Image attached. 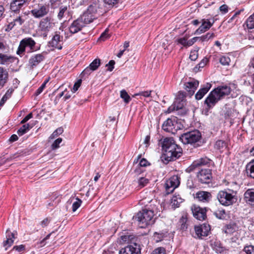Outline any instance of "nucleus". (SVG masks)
<instances>
[{
	"instance_id": "58836bf2",
	"label": "nucleus",
	"mask_w": 254,
	"mask_h": 254,
	"mask_svg": "<svg viewBox=\"0 0 254 254\" xmlns=\"http://www.w3.org/2000/svg\"><path fill=\"white\" fill-rule=\"evenodd\" d=\"M120 97L124 100V102L127 104L131 100L130 96L125 90H122L120 92Z\"/></svg>"
},
{
	"instance_id": "a19ab883",
	"label": "nucleus",
	"mask_w": 254,
	"mask_h": 254,
	"mask_svg": "<svg viewBox=\"0 0 254 254\" xmlns=\"http://www.w3.org/2000/svg\"><path fill=\"white\" fill-rule=\"evenodd\" d=\"M138 179V186L141 188H143L149 183V180L144 177L143 176L139 177Z\"/></svg>"
},
{
	"instance_id": "79ce46f5",
	"label": "nucleus",
	"mask_w": 254,
	"mask_h": 254,
	"mask_svg": "<svg viewBox=\"0 0 254 254\" xmlns=\"http://www.w3.org/2000/svg\"><path fill=\"white\" fill-rule=\"evenodd\" d=\"M100 60L99 59H96L89 64V66L91 69L94 71L98 69L99 66L100 65Z\"/></svg>"
},
{
	"instance_id": "aec40b11",
	"label": "nucleus",
	"mask_w": 254,
	"mask_h": 254,
	"mask_svg": "<svg viewBox=\"0 0 254 254\" xmlns=\"http://www.w3.org/2000/svg\"><path fill=\"white\" fill-rule=\"evenodd\" d=\"M15 233L11 232L9 229H7L6 231V240L3 243V246L5 248V250H7L8 248L10 247L14 242V239L15 237Z\"/></svg>"
},
{
	"instance_id": "f8f14e48",
	"label": "nucleus",
	"mask_w": 254,
	"mask_h": 254,
	"mask_svg": "<svg viewBox=\"0 0 254 254\" xmlns=\"http://www.w3.org/2000/svg\"><path fill=\"white\" fill-rule=\"evenodd\" d=\"M201 25L195 31V34H200L208 30L214 23L213 19L203 18L201 20Z\"/></svg>"
},
{
	"instance_id": "680f3d73",
	"label": "nucleus",
	"mask_w": 254,
	"mask_h": 254,
	"mask_svg": "<svg viewBox=\"0 0 254 254\" xmlns=\"http://www.w3.org/2000/svg\"><path fill=\"white\" fill-rule=\"evenodd\" d=\"M115 64V62L114 60H111L109 63L106 65V66L108 67V70L112 71L114 68Z\"/></svg>"
},
{
	"instance_id": "c9c22d12",
	"label": "nucleus",
	"mask_w": 254,
	"mask_h": 254,
	"mask_svg": "<svg viewBox=\"0 0 254 254\" xmlns=\"http://www.w3.org/2000/svg\"><path fill=\"white\" fill-rule=\"evenodd\" d=\"M11 63V58L6 55L0 54V64H8Z\"/></svg>"
},
{
	"instance_id": "c03bdc74",
	"label": "nucleus",
	"mask_w": 254,
	"mask_h": 254,
	"mask_svg": "<svg viewBox=\"0 0 254 254\" xmlns=\"http://www.w3.org/2000/svg\"><path fill=\"white\" fill-rule=\"evenodd\" d=\"M82 200L79 198H75V201L73 202L72 205V209L73 212H75L81 205Z\"/></svg>"
},
{
	"instance_id": "1a4fd4ad",
	"label": "nucleus",
	"mask_w": 254,
	"mask_h": 254,
	"mask_svg": "<svg viewBox=\"0 0 254 254\" xmlns=\"http://www.w3.org/2000/svg\"><path fill=\"white\" fill-rule=\"evenodd\" d=\"M49 11L48 5L40 4L37 7L33 8L31 13L36 18H40L46 15Z\"/></svg>"
},
{
	"instance_id": "39448f33",
	"label": "nucleus",
	"mask_w": 254,
	"mask_h": 254,
	"mask_svg": "<svg viewBox=\"0 0 254 254\" xmlns=\"http://www.w3.org/2000/svg\"><path fill=\"white\" fill-rule=\"evenodd\" d=\"M154 215V213L152 210L148 209H143L141 211L137 213L136 218L138 221L139 227L142 228H145L147 225L153 224Z\"/></svg>"
},
{
	"instance_id": "8fccbe9b",
	"label": "nucleus",
	"mask_w": 254,
	"mask_h": 254,
	"mask_svg": "<svg viewBox=\"0 0 254 254\" xmlns=\"http://www.w3.org/2000/svg\"><path fill=\"white\" fill-rule=\"evenodd\" d=\"M244 251L247 254H254V246L252 245L245 246L244 248Z\"/></svg>"
},
{
	"instance_id": "b1692460",
	"label": "nucleus",
	"mask_w": 254,
	"mask_h": 254,
	"mask_svg": "<svg viewBox=\"0 0 254 254\" xmlns=\"http://www.w3.org/2000/svg\"><path fill=\"white\" fill-rule=\"evenodd\" d=\"M70 7L69 6L62 5L59 7V12L58 14V18L59 20H62L64 18H67L70 14Z\"/></svg>"
},
{
	"instance_id": "5701e85b",
	"label": "nucleus",
	"mask_w": 254,
	"mask_h": 254,
	"mask_svg": "<svg viewBox=\"0 0 254 254\" xmlns=\"http://www.w3.org/2000/svg\"><path fill=\"white\" fill-rule=\"evenodd\" d=\"M162 127L166 132L174 133L176 131L174 122L169 118L164 122Z\"/></svg>"
},
{
	"instance_id": "ddd939ff",
	"label": "nucleus",
	"mask_w": 254,
	"mask_h": 254,
	"mask_svg": "<svg viewBox=\"0 0 254 254\" xmlns=\"http://www.w3.org/2000/svg\"><path fill=\"white\" fill-rule=\"evenodd\" d=\"M140 253V246L136 243L128 245L121 249L120 254H139Z\"/></svg>"
},
{
	"instance_id": "393cba45",
	"label": "nucleus",
	"mask_w": 254,
	"mask_h": 254,
	"mask_svg": "<svg viewBox=\"0 0 254 254\" xmlns=\"http://www.w3.org/2000/svg\"><path fill=\"white\" fill-rule=\"evenodd\" d=\"M27 0H13L10 3V9L14 12L19 11Z\"/></svg>"
},
{
	"instance_id": "e2e57ef3",
	"label": "nucleus",
	"mask_w": 254,
	"mask_h": 254,
	"mask_svg": "<svg viewBox=\"0 0 254 254\" xmlns=\"http://www.w3.org/2000/svg\"><path fill=\"white\" fill-rule=\"evenodd\" d=\"M50 221L51 220L49 218H46L40 222V224L42 228H44L48 226Z\"/></svg>"
},
{
	"instance_id": "bf43d9fd",
	"label": "nucleus",
	"mask_w": 254,
	"mask_h": 254,
	"mask_svg": "<svg viewBox=\"0 0 254 254\" xmlns=\"http://www.w3.org/2000/svg\"><path fill=\"white\" fill-rule=\"evenodd\" d=\"M24 21V19L21 16H18L14 20V25L18 24L19 25H21L23 23Z\"/></svg>"
},
{
	"instance_id": "412c9836",
	"label": "nucleus",
	"mask_w": 254,
	"mask_h": 254,
	"mask_svg": "<svg viewBox=\"0 0 254 254\" xmlns=\"http://www.w3.org/2000/svg\"><path fill=\"white\" fill-rule=\"evenodd\" d=\"M212 86L211 84L206 83L203 85L195 95V98L197 100H201L204 96L209 91Z\"/></svg>"
},
{
	"instance_id": "603ef678",
	"label": "nucleus",
	"mask_w": 254,
	"mask_h": 254,
	"mask_svg": "<svg viewBox=\"0 0 254 254\" xmlns=\"http://www.w3.org/2000/svg\"><path fill=\"white\" fill-rule=\"evenodd\" d=\"M215 36L214 34L213 33H207L205 35L201 36L200 38L202 40V41H207L210 39L214 38Z\"/></svg>"
},
{
	"instance_id": "a878e982",
	"label": "nucleus",
	"mask_w": 254,
	"mask_h": 254,
	"mask_svg": "<svg viewBox=\"0 0 254 254\" xmlns=\"http://www.w3.org/2000/svg\"><path fill=\"white\" fill-rule=\"evenodd\" d=\"M8 73L7 70L0 67V88L3 87L8 80Z\"/></svg>"
},
{
	"instance_id": "9b49d317",
	"label": "nucleus",
	"mask_w": 254,
	"mask_h": 254,
	"mask_svg": "<svg viewBox=\"0 0 254 254\" xmlns=\"http://www.w3.org/2000/svg\"><path fill=\"white\" fill-rule=\"evenodd\" d=\"M195 235L198 238L207 236L210 231V226L209 224L204 223L194 227Z\"/></svg>"
},
{
	"instance_id": "72a5a7b5",
	"label": "nucleus",
	"mask_w": 254,
	"mask_h": 254,
	"mask_svg": "<svg viewBox=\"0 0 254 254\" xmlns=\"http://www.w3.org/2000/svg\"><path fill=\"white\" fill-rule=\"evenodd\" d=\"M236 225L234 224H229L226 225L223 231L227 234H232L234 232L236 231Z\"/></svg>"
},
{
	"instance_id": "6e6d98bb",
	"label": "nucleus",
	"mask_w": 254,
	"mask_h": 254,
	"mask_svg": "<svg viewBox=\"0 0 254 254\" xmlns=\"http://www.w3.org/2000/svg\"><path fill=\"white\" fill-rule=\"evenodd\" d=\"M152 92V91H142L139 92V93L135 94L133 95V96H137V95H141L145 97H148L150 96L151 93Z\"/></svg>"
},
{
	"instance_id": "338daca9",
	"label": "nucleus",
	"mask_w": 254,
	"mask_h": 254,
	"mask_svg": "<svg viewBox=\"0 0 254 254\" xmlns=\"http://www.w3.org/2000/svg\"><path fill=\"white\" fill-rule=\"evenodd\" d=\"M219 10L222 13H226L228 11V6L226 4H223L220 6Z\"/></svg>"
},
{
	"instance_id": "ea45409f",
	"label": "nucleus",
	"mask_w": 254,
	"mask_h": 254,
	"mask_svg": "<svg viewBox=\"0 0 254 254\" xmlns=\"http://www.w3.org/2000/svg\"><path fill=\"white\" fill-rule=\"evenodd\" d=\"M214 215L220 219H224L226 216L225 211L222 209H218L214 212Z\"/></svg>"
},
{
	"instance_id": "a211bd4d",
	"label": "nucleus",
	"mask_w": 254,
	"mask_h": 254,
	"mask_svg": "<svg viewBox=\"0 0 254 254\" xmlns=\"http://www.w3.org/2000/svg\"><path fill=\"white\" fill-rule=\"evenodd\" d=\"M45 59L43 54H37L32 56L29 60V64L32 68L36 67Z\"/></svg>"
},
{
	"instance_id": "f704fd0d",
	"label": "nucleus",
	"mask_w": 254,
	"mask_h": 254,
	"mask_svg": "<svg viewBox=\"0 0 254 254\" xmlns=\"http://www.w3.org/2000/svg\"><path fill=\"white\" fill-rule=\"evenodd\" d=\"M32 127L29 124H25L17 130V132L19 136H21L26 133Z\"/></svg>"
},
{
	"instance_id": "13d9d810",
	"label": "nucleus",
	"mask_w": 254,
	"mask_h": 254,
	"mask_svg": "<svg viewBox=\"0 0 254 254\" xmlns=\"http://www.w3.org/2000/svg\"><path fill=\"white\" fill-rule=\"evenodd\" d=\"M150 165V163L148 162V161L142 158L140 160L139 165L137 166H140L141 168L142 167H146Z\"/></svg>"
},
{
	"instance_id": "6e6552de",
	"label": "nucleus",
	"mask_w": 254,
	"mask_h": 254,
	"mask_svg": "<svg viewBox=\"0 0 254 254\" xmlns=\"http://www.w3.org/2000/svg\"><path fill=\"white\" fill-rule=\"evenodd\" d=\"M197 177L200 182L203 184H208L212 180L211 170L207 168H201L197 174Z\"/></svg>"
},
{
	"instance_id": "cd10ccee",
	"label": "nucleus",
	"mask_w": 254,
	"mask_h": 254,
	"mask_svg": "<svg viewBox=\"0 0 254 254\" xmlns=\"http://www.w3.org/2000/svg\"><path fill=\"white\" fill-rule=\"evenodd\" d=\"M210 160L207 157L200 158L192 163L190 166L191 169L206 165L210 163Z\"/></svg>"
},
{
	"instance_id": "de8ad7c7",
	"label": "nucleus",
	"mask_w": 254,
	"mask_h": 254,
	"mask_svg": "<svg viewBox=\"0 0 254 254\" xmlns=\"http://www.w3.org/2000/svg\"><path fill=\"white\" fill-rule=\"evenodd\" d=\"M176 41L177 42V44H178L182 45L184 47H189L188 45L189 42H188V40H187V37H183V38H181L178 39Z\"/></svg>"
},
{
	"instance_id": "20e7f679",
	"label": "nucleus",
	"mask_w": 254,
	"mask_h": 254,
	"mask_svg": "<svg viewBox=\"0 0 254 254\" xmlns=\"http://www.w3.org/2000/svg\"><path fill=\"white\" fill-rule=\"evenodd\" d=\"M217 199L219 203L224 206H229L237 200L236 193L232 190H220L217 194Z\"/></svg>"
},
{
	"instance_id": "4468645a",
	"label": "nucleus",
	"mask_w": 254,
	"mask_h": 254,
	"mask_svg": "<svg viewBox=\"0 0 254 254\" xmlns=\"http://www.w3.org/2000/svg\"><path fill=\"white\" fill-rule=\"evenodd\" d=\"M199 85V81L194 79H191L184 84V88L188 92V94L191 96L196 90Z\"/></svg>"
},
{
	"instance_id": "0e129e2a",
	"label": "nucleus",
	"mask_w": 254,
	"mask_h": 254,
	"mask_svg": "<svg viewBox=\"0 0 254 254\" xmlns=\"http://www.w3.org/2000/svg\"><path fill=\"white\" fill-rule=\"evenodd\" d=\"M12 250H14L17 251L19 253L23 252L25 250V246L23 245H20L19 246H15L13 247Z\"/></svg>"
},
{
	"instance_id": "4be33fe9",
	"label": "nucleus",
	"mask_w": 254,
	"mask_h": 254,
	"mask_svg": "<svg viewBox=\"0 0 254 254\" xmlns=\"http://www.w3.org/2000/svg\"><path fill=\"white\" fill-rule=\"evenodd\" d=\"M196 198L200 201L208 202L211 200L212 195L209 192L200 191L196 193Z\"/></svg>"
},
{
	"instance_id": "bb28decb",
	"label": "nucleus",
	"mask_w": 254,
	"mask_h": 254,
	"mask_svg": "<svg viewBox=\"0 0 254 254\" xmlns=\"http://www.w3.org/2000/svg\"><path fill=\"white\" fill-rule=\"evenodd\" d=\"M148 204L146 205V208L144 209H150L152 210V212H157L158 211L157 206L159 205V202L155 199H150L148 198L147 200Z\"/></svg>"
},
{
	"instance_id": "c756f323",
	"label": "nucleus",
	"mask_w": 254,
	"mask_h": 254,
	"mask_svg": "<svg viewBox=\"0 0 254 254\" xmlns=\"http://www.w3.org/2000/svg\"><path fill=\"white\" fill-rule=\"evenodd\" d=\"M79 18H82V21L86 25L92 22L93 20L96 18V16L95 15H92L85 11Z\"/></svg>"
},
{
	"instance_id": "6ab92c4d",
	"label": "nucleus",
	"mask_w": 254,
	"mask_h": 254,
	"mask_svg": "<svg viewBox=\"0 0 254 254\" xmlns=\"http://www.w3.org/2000/svg\"><path fill=\"white\" fill-rule=\"evenodd\" d=\"M63 39V36H61L59 34L56 33L52 40L49 42V44L53 48L61 50L62 49Z\"/></svg>"
},
{
	"instance_id": "c85d7f7f",
	"label": "nucleus",
	"mask_w": 254,
	"mask_h": 254,
	"mask_svg": "<svg viewBox=\"0 0 254 254\" xmlns=\"http://www.w3.org/2000/svg\"><path fill=\"white\" fill-rule=\"evenodd\" d=\"M246 201L251 205H254V189L248 190L244 194Z\"/></svg>"
},
{
	"instance_id": "4d7b16f0",
	"label": "nucleus",
	"mask_w": 254,
	"mask_h": 254,
	"mask_svg": "<svg viewBox=\"0 0 254 254\" xmlns=\"http://www.w3.org/2000/svg\"><path fill=\"white\" fill-rule=\"evenodd\" d=\"M92 71H93V70L88 66L82 72L81 74L82 76H88L90 75Z\"/></svg>"
},
{
	"instance_id": "9d476101",
	"label": "nucleus",
	"mask_w": 254,
	"mask_h": 254,
	"mask_svg": "<svg viewBox=\"0 0 254 254\" xmlns=\"http://www.w3.org/2000/svg\"><path fill=\"white\" fill-rule=\"evenodd\" d=\"M180 184V178L176 175L173 176L166 183V190L168 193H170L177 188Z\"/></svg>"
},
{
	"instance_id": "473e14b6",
	"label": "nucleus",
	"mask_w": 254,
	"mask_h": 254,
	"mask_svg": "<svg viewBox=\"0 0 254 254\" xmlns=\"http://www.w3.org/2000/svg\"><path fill=\"white\" fill-rule=\"evenodd\" d=\"M248 175L254 179V160L251 161L246 166Z\"/></svg>"
},
{
	"instance_id": "7c9ffc66",
	"label": "nucleus",
	"mask_w": 254,
	"mask_h": 254,
	"mask_svg": "<svg viewBox=\"0 0 254 254\" xmlns=\"http://www.w3.org/2000/svg\"><path fill=\"white\" fill-rule=\"evenodd\" d=\"M183 199L180 195H174L171 199V205L173 208L175 209L179 207L180 204L183 202Z\"/></svg>"
},
{
	"instance_id": "052dcab7",
	"label": "nucleus",
	"mask_w": 254,
	"mask_h": 254,
	"mask_svg": "<svg viewBox=\"0 0 254 254\" xmlns=\"http://www.w3.org/2000/svg\"><path fill=\"white\" fill-rule=\"evenodd\" d=\"M108 31L109 30L108 29H106L105 31L101 35L100 37H99V40L104 41L106 39H107L109 37V35L108 34Z\"/></svg>"
},
{
	"instance_id": "f03ea898",
	"label": "nucleus",
	"mask_w": 254,
	"mask_h": 254,
	"mask_svg": "<svg viewBox=\"0 0 254 254\" xmlns=\"http://www.w3.org/2000/svg\"><path fill=\"white\" fill-rule=\"evenodd\" d=\"M164 151L163 158L167 162L172 161L180 157L182 154V148L175 143L172 138H165L162 143Z\"/></svg>"
},
{
	"instance_id": "e433bc0d",
	"label": "nucleus",
	"mask_w": 254,
	"mask_h": 254,
	"mask_svg": "<svg viewBox=\"0 0 254 254\" xmlns=\"http://www.w3.org/2000/svg\"><path fill=\"white\" fill-rule=\"evenodd\" d=\"M245 24L248 29L254 28V13L247 18Z\"/></svg>"
},
{
	"instance_id": "0eeeda50",
	"label": "nucleus",
	"mask_w": 254,
	"mask_h": 254,
	"mask_svg": "<svg viewBox=\"0 0 254 254\" xmlns=\"http://www.w3.org/2000/svg\"><path fill=\"white\" fill-rule=\"evenodd\" d=\"M186 97V93L183 91H179L174 103L170 106L167 112L170 113L175 110L182 109L184 106V100Z\"/></svg>"
},
{
	"instance_id": "864d4df0",
	"label": "nucleus",
	"mask_w": 254,
	"mask_h": 254,
	"mask_svg": "<svg viewBox=\"0 0 254 254\" xmlns=\"http://www.w3.org/2000/svg\"><path fill=\"white\" fill-rule=\"evenodd\" d=\"M150 254H166V251L164 248L159 247L155 249Z\"/></svg>"
},
{
	"instance_id": "09e8293b",
	"label": "nucleus",
	"mask_w": 254,
	"mask_h": 254,
	"mask_svg": "<svg viewBox=\"0 0 254 254\" xmlns=\"http://www.w3.org/2000/svg\"><path fill=\"white\" fill-rule=\"evenodd\" d=\"M219 61L222 65H227L229 64L231 60L228 57L223 56L220 58Z\"/></svg>"
},
{
	"instance_id": "49530a36",
	"label": "nucleus",
	"mask_w": 254,
	"mask_h": 254,
	"mask_svg": "<svg viewBox=\"0 0 254 254\" xmlns=\"http://www.w3.org/2000/svg\"><path fill=\"white\" fill-rule=\"evenodd\" d=\"M226 147V143L221 140H218L215 144V148L218 150H221Z\"/></svg>"
},
{
	"instance_id": "7ed1b4c3",
	"label": "nucleus",
	"mask_w": 254,
	"mask_h": 254,
	"mask_svg": "<svg viewBox=\"0 0 254 254\" xmlns=\"http://www.w3.org/2000/svg\"><path fill=\"white\" fill-rule=\"evenodd\" d=\"M31 53L36 52L40 49V47L36 46V42L31 37H27L22 39L19 43L16 54L20 57H23L25 53Z\"/></svg>"
},
{
	"instance_id": "69168bd1",
	"label": "nucleus",
	"mask_w": 254,
	"mask_h": 254,
	"mask_svg": "<svg viewBox=\"0 0 254 254\" xmlns=\"http://www.w3.org/2000/svg\"><path fill=\"white\" fill-rule=\"evenodd\" d=\"M81 79L78 80L77 82H76L74 83L73 88H72V90L73 92H75V91H76L78 90V89L79 88V87H80V86L81 85Z\"/></svg>"
},
{
	"instance_id": "423d86ee",
	"label": "nucleus",
	"mask_w": 254,
	"mask_h": 254,
	"mask_svg": "<svg viewBox=\"0 0 254 254\" xmlns=\"http://www.w3.org/2000/svg\"><path fill=\"white\" fill-rule=\"evenodd\" d=\"M200 132L197 130H194L183 134L180 136V139L185 144H190L195 145L200 139Z\"/></svg>"
},
{
	"instance_id": "f257e3e1",
	"label": "nucleus",
	"mask_w": 254,
	"mask_h": 254,
	"mask_svg": "<svg viewBox=\"0 0 254 254\" xmlns=\"http://www.w3.org/2000/svg\"><path fill=\"white\" fill-rule=\"evenodd\" d=\"M230 92V87L226 85L220 86L214 89L209 93L204 101L205 110L208 112L212 109L219 101L225 96L229 95Z\"/></svg>"
},
{
	"instance_id": "37998d69",
	"label": "nucleus",
	"mask_w": 254,
	"mask_h": 254,
	"mask_svg": "<svg viewBox=\"0 0 254 254\" xmlns=\"http://www.w3.org/2000/svg\"><path fill=\"white\" fill-rule=\"evenodd\" d=\"M187 219L186 217L184 216H182L180 219L179 221V224L180 225V228L182 230H185L187 228Z\"/></svg>"
},
{
	"instance_id": "a18cd8bd",
	"label": "nucleus",
	"mask_w": 254,
	"mask_h": 254,
	"mask_svg": "<svg viewBox=\"0 0 254 254\" xmlns=\"http://www.w3.org/2000/svg\"><path fill=\"white\" fill-rule=\"evenodd\" d=\"M63 139L59 137L56 139L51 145V149L52 150H56L60 147V144L62 143Z\"/></svg>"
},
{
	"instance_id": "f3484780",
	"label": "nucleus",
	"mask_w": 254,
	"mask_h": 254,
	"mask_svg": "<svg viewBox=\"0 0 254 254\" xmlns=\"http://www.w3.org/2000/svg\"><path fill=\"white\" fill-rule=\"evenodd\" d=\"M53 25L51 18L47 16L40 21L39 27L42 31L48 32L52 28Z\"/></svg>"
},
{
	"instance_id": "5fc2aeb1",
	"label": "nucleus",
	"mask_w": 254,
	"mask_h": 254,
	"mask_svg": "<svg viewBox=\"0 0 254 254\" xmlns=\"http://www.w3.org/2000/svg\"><path fill=\"white\" fill-rule=\"evenodd\" d=\"M198 58V50L191 51L190 55V59L191 61H195Z\"/></svg>"
},
{
	"instance_id": "2eb2a0df",
	"label": "nucleus",
	"mask_w": 254,
	"mask_h": 254,
	"mask_svg": "<svg viewBox=\"0 0 254 254\" xmlns=\"http://www.w3.org/2000/svg\"><path fill=\"white\" fill-rule=\"evenodd\" d=\"M86 25L82 21V18H78L74 20L69 27V30L71 34H75L81 31Z\"/></svg>"
},
{
	"instance_id": "dca6fc26",
	"label": "nucleus",
	"mask_w": 254,
	"mask_h": 254,
	"mask_svg": "<svg viewBox=\"0 0 254 254\" xmlns=\"http://www.w3.org/2000/svg\"><path fill=\"white\" fill-rule=\"evenodd\" d=\"M193 216L199 220H203L206 217V209L199 206L193 205L191 208Z\"/></svg>"
},
{
	"instance_id": "3c124183",
	"label": "nucleus",
	"mask_w": 254,
	"mask_h": 254,
	"mask_svg": "<svg viewBox=\"0 0 254 254\" xmlns=\"http://www.w3.org/2000/svg\"><path fill=\"white\" fill-rule=\"evenodd\" d=\"M86 12L89 13V14L95 15L97 12V7L95 5H90L87 8Z\"/></svg>"
},
{
	"instance_id": "774afa93",
	"label": "nucleus",
	"mask_w": 254,
	"mask_h": 254,
	"mask_svg": "<svg viewBox=\"0 0 254 254\" xmlns=\"http://www.w3.org/2000/svg\"><path fill=\"white\" fill-rule=\"evenodd\" d=\"M208 60L207 58H203L201 61L199 63L198 65L199 66V68H202L206 64L208 63Z\"/></svg>"
},
{
	"instance_id": "4c0bfd02",
	"label": "nucleus",
	"mask_w": 254,
	"mask_h": 254,
	"mask_svg": "<svg viewBox=\"0 0 254 254\" xmlns=\"http://www.w3.org/2000/svg\"><path fill=\"white\" fill-rule=\"evenodd\" d=\"M63 131L64 129L62 127L58 128L49 137V141H50L51 139H53L57 137L59 135L61 134Z\"/></svg>"
},
{
	"instance_id": "2f4dec72",
	"label": "nucleus",
	"mask_w": 254,
	"mask_h": 254,
	"mask_svg": "<svg viewBox=\"0 0 254 254\" xmlns=\"http://www.w3.org/2000/svg\"><path fill=\"white\" fill-rule=\"evenodd\" d=\"M145 170L140 166H136L135 169L131 172V175L134 178L138 179L139 177L144 176Z\"/></svg>"
}]
</instances>
